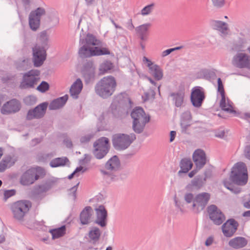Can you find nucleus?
Listing matches in <instances>:
<instances>
[{
    "instance_id": "56",
    "label": "nucleus",
    "mask_w": 250,
    "mask_h": 250,
    "mask_svg": "<svg viewBox=\"0 0 250 250\" xmlns=\"http://www.w3.org/2000/svg\"><path fill=\"white\" fill-rule=\"evenodd\" d=\"M3 154V149L1 147H0V159L2 157Z\"/></svg>"
},
{
    "instance_id": "43",
    "label": "nucleus",
    "mask_w": 250,
    "mask_h": 250,
    "mask_svg": "<svg viewBox=\"0 0 250 250\" xmlns=\"http://www.w3.org/2000/svg\"><path fill=\"white\" fill-rule=\"evenodd\" d=\"M213 5L217 7H222L225 4V0H211Z\"/></svg>"
},
{
    "instance_id": "29",
    "label": "nucleus",
    "mask_w": 250,
    "mask_h": 250,
    "mask_svg": "<svg viewBox=\"0 0 250 250\" xmlns=\"http://www.w3.org/2000/svg\"><path fill=\"white\" fill-rule=\"evenodd\" d=\"M193 164L190 159H183L180 162L181 169L178 173H187L190 170L192 167Z\"/></svg>"
},
{
    "instance_id": "9",
    "label": "nucleus",
    "mask_w": 250,
    "mask_h": 250,
    "mask_svg": "<svg viewBox=\"0 0 250 250\" xmlns=\"http://www.w3.org/2000/svg\"><path fill=\"white\" fill-rule=\"evenodd\" d=\"M31 207V203L27 201H19L15 203L12 206L14 217L18 220L22 219Z\"/></svg>"
},
{
    "instance_id": "5",
    "label": "nucleus",
    "mask_w": 250,
    "mask_h": 250,
    "mask_svg": "<svg viewBox=\"0 0 250 250\" xmlns=\"http://www.w3.org/2000/svg\"><path fill=\"white\" fill-rule=\"evenodd\" d=\"M45 174V170L41 167H32L25 171L21 176L20 183L23 186H29L33 184Z\"/></svg>"
},
{
    "instance_id": "19",
    "label": "nucleus",
    "mask_w": 250,
    "mask_h": 250,
    "mask_svg": "<svg viewBox=\"0 0 250 250\" xmlns=\"http://www.w3.org/2000/svg\"><path fill=\"white\" fill-rule=\"evenodd\" d=\"M47 107V104L42 103L37 106L33 110H29L27 114L26 119L32 120L35 118H40L43 116Z\"/></svg>"
},
{
    "instance_id": "32",
    "label": "nucleus",
    "mask_w": 250,
    "mask_h": 250,
    "mask_svg": "<svg viewBox=\"0 0 250 250\" xmlns=\"http://www.w3.org/2000/svg\"><path fill=\"white\" fill-rule=\"evenodd\" d=\"M113 68V64L111 62L105 61L100 64L99 68V74L100 75H104L108 73Z\"/></svg>"
},
{
    "instance_id": "10",
    "label": "nucleus",
    "mask_w": 250,
    "mask_h": 250,
    "mask_svg": "<svg viewBox=\"0 0 250 250\" xmlns=\"http://www.w3.org/2000/svg\"><path fill=\"white\" fill-rule=\"evenodd\" d=\"M105 169H101V173L110 178L111 180L115 179V175H112L111 173L118 170L120 167V162L117 156L111 158L105 164Z\"/></svg>"
},
{
    "instance_id": "36",
    "label": "nucleus",
    "mask_w": 250,
    "mask_h": 250,
    "mask_svg": "<svg viewBox=\"0 0 250 250\" xmlns=\"http://www.w3.org/2000/svg\"><path fill=\"white\" fill-rule=\"evenodd\" d=\"M213 25L216 29L225 34L228 30L227 24L224 22L216 21L213 22Z\"/></svg>"
},
{
    "instance_id": "23",
    "label": "nucleus",
    "mask_w": 250,
    "mask_h": 250,
    "mask_svg": "<svg viewBox=\"0 0 250 250\" xmlns=\"http://www.w3.org/2000/svg\"><path fill=\"white\" fill-rule=\"evenodd\" d=\"M248 243L247 240L244 237H237L231 239L229 242V245L231 247L238 249L244 247Z\"/></svg>"
},
{
    "instance_id": "38",
    "label": "nucleus",
    "mask_w": 250,
    "mask_h": 250,
    "mask_svg": "<svg viewBox=\"0 0 250 250\" xmlns=\"http://www.w3.org/2000/svg\"><path fill=\"white\" fill-rule=\"evenodd\" d=\"M153 7H154L153 4H149V5H148L145 6L141 10V14L143 16H146V15H147L150 14L153 9Z\"/></svg>"
},
{
    "instance_id": "39",
    "label": "nucleus",
    "mask_w": 250,
    "mask_h": 250,
    "mask_svg": "<svg viewBox=\"0 0 250 250\" xmlns=\"http://www.w3.org/2000/svg\"><path fill=\"white\" fill-rule=\"evenodd\" d=\"M182 48V46H179V47H176L173 48H170V49H167L166 50L163 51L162 52L161 56L163 57H165L168 55L169 54H170L173 51L177 50H179V49H181Z\"/></svg>"
},
{
    "instance_id": "8",
    "label": "nucleus",
    "mask_w": 250,
    "mask_h": 250,
    "mask_svg": "<svg viewBox=\"0 0 250 250\" xmlns=\"http://www.w3.org/2000/svg\"><path fill=\"white\" fill-rule=\"evenodd\" d=\"M40 74L38 70H31L24 74L20 87L24 89L34 88L40 81Z\"/></svg>"
},
{
    "instance_id": "1",
    "label": "nucleus",
    "mask_w": 250,
    "mask_h": 250,
    "mask_svg": "<svg viewBox=\"0 0 250 250\" xmlns=\"http://www.w3.org/2000/svg\"><path fill=\"white\" fill-rule=\"evenodd\" d=\"M82 43L83 45L79 51V55L82 57L109 55L110 53L107 48L100 47L101 42L92 34H88Z\"/></svg>"
},
{
    "instance_id": "31",
    "label": "nucleus",
    "mask_w": 250,
    "mask_h": 250,
    "mask_svg": "<svg viewBox=\"0 0 250 250\" xmlns=\"http://www.w3.org/2000/svg\"><path fill=\"white\" fill-rule=\"evenodd\" d=\"M101 235V231L97 227L92 228L88 233V236L90 239L93 242H97L99 240Z\"/></svg>"
},
{
    "instance_id": "25",
    "label": "nucleus",
    "mask_w": 250,
    "mask_h": 250,
    "mask_svg": "<svg viewBox=\"0 0 250 250\" xmlns=\"http://www.w3.org/2000/svg\"><path fill=\"white\" fill-rule=\"evenodd\" d=\"M92 212V208L90 207H86L83 209L80 215V220L82 224H88L90 222Z\"/></svg>"
},
{
    "instance_id": "11",
    "label": "nucleus",
    "mask_w": 250,
    "mask_h": 250,
    "mask_svg": "<svg viewBox=\"0 0 250 250\" xmlns=\"http://www.w3.org/2000/svg\"><path fill=\"white\" fill-rule=\"evenodd\" d=\"M95 147L94 154L99 159L103 158L107 153L109 144V140L105 137H102L98 139L94 144Z\"/></svg>"
},
{
    "instance_id": "47",
    "label": "nucleus",
    "mask_w": 250,
    "mask_h": 250,
    "mask_svg": "<svg viewBox=\"0 0 250 250\" xmlns=\"http://www.w3.org/2000/svg\"><path fill=\"white\" fill-rule=\"evenodd\" d=\"M245 155L247 158L250 160V146H247L245 150Z\"/></svg>"
},
{
    "instance_id": "13",
    "label": "nucleus",
    "mask_w": 250,
    "mask_h": 250,
    "mask_svg": "<svg viewBox=\"0 0 250 250\" xmlns=\"http://www.w3.org/2000/svg\"><path fill=\"white\" fill-rule=\"evenodd\" d=\"M205 97V93L203 88L200 86H196L192 89L190 100L192 104L195 107H200Z\"/></svg>"
},
{
    "instance_id": "40",
    "label": "nucleus",
    "mask_w": 250,
    "mask_h": 250,
    "mask_svg": "<svg viewBox=\"0 0 250 250\" xmlns=\"http://www.w3.org/2000/svg\"><path fill=\"white\" fill-rule=\"evenodd\" d=\"M218 91L220 93L221 96H225L223 84L220 78L217 80Z\"/></svg>"
},
{
    "instance_id": "53",
    "label": "nucleus",
    "mask_w": 250,
    "mask_h": 250,
    "mask_svg": "<svg viewBox=\"0 0 250 250\" xmlns=\"http://www.w3.org/2000/svg\"><path fill=\"white\" fill-rule=\"evenodd\" d=\"M144 101H146L149 99V95L148 93H145L144 96H142Z\"/></svg>"
},
{
    "instance_id": "28",
    "label": "nucleus",
    "mask_w": 250,
    "mask_h": 250,
    "mask_svg": "<svg viewBox=\"0 0 250 250\" xmlns=\"http://www.w3.org/2000/svg\"><path fill=\"white\" fill-rule=\"evenodd\" d=\"M68 100V96L65 95L51 102L49 105V108L51 110H55L63 106Z\"/></svg>"
},
{
    "instance_id": "2",
    "label": "nucleus",
    "mask_w": 250,
    "mask_h": 250,
    "mask_svg": "<svg viewBox=\"0 0 250 250\" xmlns=\"http://www.w3.org/2000/svg\"><path fill=\"white\" fill-rule=\"evenodd\" d=\"M117 86L115 78L112 76L103 77L97 84L95 87L97 94L103 98L111 96L115 91Z\"/></svg>"
},
{
    "instance_id": "59",
    "label": "nucleus",
    "mask_w": 250,
    "mask_h": 250,
    "mask_svg": "<svg viewBox=\"0 0 250 250\" xmlns=\"http://www.w3.org/2000/svg\"><path fill=\"white\" fill-rule=\"evenodd\" d=\"M29 62V60L27 59L26 60H23L22 62L24 63H28Z\"/></svg>"
},
{
    "instance_id": "41",
    "label": "nucleus",
    "mask_w": 250,
    "mask_h": 250,
    "mask_svg": "<svg viewBox=\"0 0 250 250\" xmlns=\"http://www.w3.org/2000/svg\"><path fill=\"white\" fill-rule=\"evenodd\" d=\"M85 170L83 167H77L75 170L68 176L69 179H71L74 176H78L80 172L83 173Z\"/></svg>"
},
{
    "instance_id": "21",
    "label": "nucleus",
    "mask_w": 250,
    "mask_h": 250,
    "mask_svg": "<svg viewBox=\"0 0 250 250\" xmlns=\"http://www.w3.org/2000/svg\"><path fill=\"white\" fill-rule=\"evenodd\" d=\"M151 26V25L150 23H146L137 27L136 28L137 34L141 40V44L143 48L145 47V46L143 45V42L147 41L148 39L149 30Z\"/></svg>"
},
{
    "instance_id": "3",
    "label": "nucleus",
    "mask_w": 250,
    "mask_h": 250,
    "mask_svg": "<svg viewBox=\"0 0 250 250\" xmlns=\"http://www.w3.org/2000/svg\"><path fill=\"white\" fill-rule=\"evenodd\" d=\"M230 180L239 186H244L247 183L248 169L244 163L240 162L234 164L231 168Z\"/></svg>"
},
{
    "instance_id": "26",
    "label": "nucleus",
    "mask_w": 250,
    "mask_h": 250,
    "mask_svg": "<svg viewBox=\"0 0 250 250\" xmlns=\"http://www.w3.org/2000/svg\"><path fill=\"white\" fill-rule=\"evenodd\" d=\"M220 106L221 109L229 113H235L233 109L232 103L225 96H221V100L220 102Z\"/></svg>"
},
{
    "instance_id": "17",
    "label": "nucleus",
    "mask_w": 250,
    "mask_h": 250,
    "mask_svg": "<svg viewBox=\"0 0 250 250\" xmlns=\"http://www.w3.org/2000/svg\"><path fill=\"white\" fill-rule=\"evenodd\" d=\"M208 213L209 218L216 225H220L225 220L223 214L215 205H211L208 207Z\"/></svg>"
},
{
    "instance_id": "54",
    "label": "nucleus",
    "mask_w": 250,
    "mask_h": 250,
    "mask_svg": "<svg viewBox=\"0 0 250 250\" xmlns=\"http://www.w3.org/2000/svg\"><path fill=\"white\" fill-rule=\"evenodd\" d=\"M197 185V181L196 180H193L191 182V185L192 186H196Z\"/></svg>"
},
{
    "instance_id": "20",
    "label": "nucleus",
    "mask_w": 250,
    "mask_h": 250,
    "mask_svg": "<svg viewBox=\"0 0 250 250\" xmlns=\"http://www.w3.org/2000/svg\"><path fill=\"white\" fill-rule=\"evenodd\" d=\"M96 219L95 223L102 227H104L107 224V212L103 206H100L95 209Z\"/></svg>"
},
{
    "instance_id": "27",
    "label": "nucleus",
    "mask_w": 250,
    "mask_h": 250,
    "mask_svg": "<svg viewBox=\"0 0 250 250\" xmlns=\"http://www.w3.org/2000/svg\"><path fill=\"white\" fill-rule=\"evenodd\" d=\"M82 88L83 83L80 79H78L70 88V92L71 95L74 98H77Z\"/></svg>"
},
{
    "instance_id": "34",
    "label": "nucleus",
    "mask_w": 250,
    "mask_h": 250,
    "mask_svg": "<svg viewBox=\"0 0 250 250\" xmlns=\"http://www.w3.org/2000/svg\"><path fill=\"white\" fill-rule=\"evenodd\" d=\"M65 227L63 226L57 229H51L50 230V232L52 234V238L55 239L63 236L65 233Z\"/></svg>"
},
{
    "instance_id": "50",
    "label": "nucleus",
    "mask_w": 250,
    "mask_h": 250,
    "mask_svg": "<svg viewBox=\"0 0 250 250\" xmlns=\"http://www.w3.org/2000/svg\"><path fill=\"white\" fill-rule=\"evenodd\" d=\"M176 134V132L174 131H171L170 132V142H172L174 140Z\"/></svg>"
},
{
    "instance_id": "22",
    "label": "nucleus",
    "mask_w": 250,
    "mask_h": 250,
    "mask_svg": "<svg viewBox=\"0 0 250 250\" xmlns=\"http://www.w3.org/2000/svg\"><path fill=\"white\" fill-rule=\"evenodd\" d=\"M193 160L197 168L201 169L206 162L205 152L201 149L195 150L193 154Z\"/></svg>"
},
{
    "instance_id": "18",
    "label": "nucleus",
    "mask_w": 250,
    "mask_h": 250,
    "mask_svg": "<svg viewBox=\"0 0 250 250\" xmlns=\"http://www.w3.org/2000/svg\"><path fill=\"white\" fill-rule=\"evenodd\" d=\"M238 226V224L234 219L228 220L222 227L224 235L227 237L232 236L236 231Z\"/></svg>"
},
{
    "instance_id": "44",
    "label": "nucleus",
    "mask_w": 250,
    "mask_h": 250,
    "mask_svg": "<svg viewBox=\"0 0 250 250\" xmlns=\"http://www.w3.org/2000/svg\"><path fill=\"white\" fill-rule=\"evenodd\" d=\"M40 40L41 42H43V43L44 45L47 44V42L48 41V37L46 32H42L41 34Z\"/></svg>"
},
{
    "instance_id": "14",
    "label": "nucleus",
    "mask_w": 250,
    "mask_h": 250,
    "mask_svg": "<svg viewBox=\"0 0 250 250\" xmlns=\"http://www.w3.org/2000/svg\"><path fill=\"white\" fill-rule=\"evenodd\" d=\"M45 10L42 8H38L31 12L29 16V25L33 30H36L40 26L41 17L45 14Z\"/></svg>"
},
{
    "instance_id": "15",
    "label": "nucleus",
    "mask_w": 250,
    "mask_h": 250,
    "mask_svg": "<svg viewBox=\"0 0 250 250\" xmlns=\"http://www.w3.org/2000/svg\"><path fill=\"white\" fill-rule=\"evenodd\" d=\"M233 64L238 68H250V56L245 53H238L233 59Z\"/></svg>"
},
{
    "instance_id": "7",
    "label": "nucleus",
    "mask_w": 250,
    "mask_h": 250,
    "mask_svg": "<svg viewBox=\"0 0 250 250\" xmlns=\"http://www.w3.org/2000/svg\"><path fill=\"white\" fill-rule=\"evenodd\" d=\"M135 139V135L133 134H117L113 137V144L116 148L125 149L128 147Z\"/></svg>"
},
{
    "instance_id": "57",
    "label": "nucleus",
    "mask_w": 250,
    "mask_h": 250,
    "mask_svg": "<svg viewBox=\"0 0 250 250\" xmlns=\"http://www.w3.org/2000/svg\"><path fill=\"white\" fill-rule=\"evenodd\" d=\"M148 79L149 81L150 82V83H151L153 84H155V83L151 78H148Z\"/></svg>"
},
{
    "instance_id": "46",
    "label": "nucleus",
    "mask_w": 250,
    "mask_h": 250,
    "mask_svg": "<svg viewBox=\"0 0 250 250\" xmlns=\"http://www.w3.org/2000/svg\"><path fill=\"white\" fill-rule=\"evenodd\" d=\"M15 194L14 190H6L4 192V195L6 198H9Z\"/></svg>"
},
{
    "instance_id": "35",
    "label": "nucleus",
    "mask_w": 250,
    "mask_h": 250,
    "mask_svg": "<svg viewBox=\"0 0 250 250\" xmlns=\"http://www.w3.org/2000/svg\"><path fill=\"white\" fill-rule=\"evenodd\" d=\"M171 96L173 97V100L175 102V105L177 107H180L184 102V93L172 94Z\"/></svg>"
},
{
    "instance_id": "24",
    "label": "nucleus",
    "mask_w": 250,
    "mask_h": 250,
    "mask_svg": "<svg viewBox=\"0 0 250 250\" xmlns=\"http://www.w3.org/2000/svg\"><path fill=\"white\" fill-rule=\"evenodd\" d=\"M16 161V159L11 156H7L4 157L0 162V172L5 171L7 168L13 166Z\"/></svg>"
},
{
    "instance_id": "45",
    "label": "nucleus",
    "mask_w": 250,
    "mask_h": 250,
    "mask_svg": "<svg viewBox=\"0 0 250 250\" xmlns=\"http://www.w3.org/2000/svg\"><path fill=\"white\" fill-rule=\"evenodd\" d=\"M143 61L147 63V66L148 67L149 71L152 69L153 67H154V66L156 65L153 64V63L151 61H150L146 57L143 58Z\"/></svg>"
},
{
    "instance_id": "55",
    "label": "nucleus",
    "mask_w": 250,
    "mask_h": 250,
    "mask_svg": "<svg viewBox=\"0 0 250 250\" xmlns=\"http://www.w3.org/2000/svg\"><path fill=\"white\" fill-rule=\"evenodd\" d=\"M5 100L4 97L2 96H0V105H1L2 102H3Z\"/></svg>"
},
{
    "instance_id": "16",
    "label": "nucleus",
    "mask_w": 250,
    "mask_h": 250,
    "mask_svg": "<svg viewBox=\"0 0 250 250\" xmlns=\"http://www.w3.org/2000/svg\"><path fill=\"white\" fill-rule=\"evenodd\" d=\"M21 109L20 102L15 99H12L5 103L0 109L2 114H10L18 112Z\"/></svg>"
},
{
    "instance_id": "61",
    "label": "nucleus",
    "mask_w": 250,
    "mask_h": 250,
    "mask_svg": "<svg viewBox=\"0 0 250 250\" xmlns=\"http://www.w3.org/2000/svg\"><path fill=\"white\" fill-rule=\"evenodd\" d=\"M247 50L250 54V46L247 48Z\"/></svg>"
},
{
    "instance_id": "62",
    "label": "nucleus",
    "mask_w": 250,
    "mask_h": 250,
    "mask_svg": "<svg viewBox=\"0 0 250 250\" xmlns=\"http://www.w3.org/2000/svg\"><path fill=\"white\" fill-rule=\"evenodd\" d=\"M28 250H33V249H31V248H29V249H28Z\"/></svg>"
},
{
    "instance_id": "12",
    "label": "nucleus",
    "mask_w": 250,
    "mask_h": 250,
    "mask_svg": "<svg viewBox=\"0 0 250 250\" xmlns=\"http://www.w3.org/2000/svg\"><path fill=\"white\" fill-rule=\"evenodd\" d=\"M46 58V52L44 47L38 44L33 48V62L35 67H40L42 65Z\"/></svg>"
},
{
    "instance_id": "6",
    "label": "nucleus",
    "mask_w": 250,
    "mask_h": 250,
    "mask_svg": "<svg viewBox=\"0 0 250 250\" xmlns=\"http://www.w3.org/2000/svg\"><path fill=\"white\" fill-rule=\"evenodd\" d=\"M131 115L133 119L134 130L137 133L141 132L146 124L149 121V117L146 114L143 108L140 107L134 109Z\"/></svg>"
},
{
    "instance_id": "58",
    "label": "nucleus",
    "mask_w": 250,
    "mask_h": 250,
    "mask_svg": "<svg viewBox=\"0 0 250 250\" xmlns=\"http://www.w3.org/2000/svg\"><path fill=\"white\" fill-rule=\"evenodd\" d=\"M94 0H85L87 3H90L92 2Z\"/></svg>"
},
{
    "instance_id": "48",
    "label": "nucleus",
    "mask_w": 250,
    "mask_h": 250,
    "mask_svg": "<svg viewBox=\"0 0 250 250\" xmlns=\"http://www.w3.org/2000/svg\"><path fill=\"white\" fill-rule=\"evenodd\" d=\"M200 169H199L198 168H196V169L192 170L191 172H190L189 173H188V176L190 177V178H192L193 177L196 173L197 172H198V171Z\"/></svg>"
},
{
    "instance_id": "37",
    "label": "nucleus",
    "mask_w": 250,
    "mask_h": 250,
    "mask_svg": "<svg viewBox=\"0 0 250 250\" xmlns=\"http://www.w3.org/2000/svg\"><path fill=\"white\" fill-rule=\"evenodd\" d=\"M49 84L44 81L42 82L37 87V89L42 93L45 92L49 89Z\"/></svg>"
},
{
    "instance_id": "4",
    "label": "nucleus",
    "mask_w": 250,
    "mask_h": 250,
    "mask_svg": "<svg viewBox=\"0 0 250 250\" xmlns=\"http://www.w3.org/2000/svg\"><path fill=\"white\" fill-rule=\"evenodd\" d=\"M209 198L210 195L206 192L198 194L195 198L191 193H187L185 196V199L187 203L192 202V209L196 213L204 208Z\"/></svg>"
},
{
    "instance_id": "42",
    "label": "nucleus",
    "mask_w": 250,
    "mask_h": 250,
    "mask_svg": "<svg viewBox=\"0 0 250 250\" xmlns=\"http://www.w3.org/2000/svg\"><path fill=\"white\" fill-rule=\"evenodd\" d=\"M224 184L226 188H227L228 189L232 191V192H233L235 193H238L240 192V189L236 188V189H234L233 188H231V187L230 186L231 184L229 183V181H228L227 180H224Z\"/></svg>"
},
{
    "instance_id": "52",
    "label": "nucleus",
    "mask_w": 250,
    "mask_h": 250,
    "mask_svg": "<svg viewBox=\"0 0 250 250\" xmlns=\"http://www.w3.org/2000/svg\"><path fill=\"white\" fill-rule=\"evenodd\" d=\"M243 216L246 217H250V210L248 211H245L243 213Z\"/></svg>"
},
{
    "instance_id": "30",
    "label": "nucleus",
    "mask_w": 250,
    "mask_h": 250,
    "mask_svg": "<svg viewBox=\"0 0 250 250\" xmlns=\"http://www.w3.org/2000/svg\"><path fill=\"white\" fill-rule=\"evenodd\" d=\"M69 162L66 157H60L52 160L50 162V166L52 167H56L64 166Z\"/></svg>"
},
{
    "instance_id": "51",
    "label": "nucleus",
    "mask_w": 250,
    "mask_h": 250,
    "mask_svg": "<svg viewBox=\"0 0 250 250\" xmlns=\"http://www.w3.org/2000/svg\"><path fill=\"white\" fill-rule=\"evenodd\" d=\"M212 242H213V239L211 237H209V238H208L207 239V240L206 241V243H205L206 245L209 246L212 243Z\"/></svg>"
},
{
    "instance_id": "49",
    "label": "nucleus",
    "mask_w": 250,
    "mask_h": 250,
    "mask_svg": "<svg viewBox=\"0 0 250 250\" xmlns=\"http://www.w3.org/2000/svg\"><path fill=\"white\" fill-rule=\"evenodd\" d=\"M76 190H77V187H74L73 188H72L71 189H70V191H71V194H72V196L74 198H75V196H76Z\"/></svg>"
},
{
    "instance_id": "33",
    "label": "nucleus",
    "mask_w": 250,
    "mask_h": 250,
    "mask_svg": "<svg viewBox=\"0 0 250 250\" xmlns=\"http://www.w3.org/2000/svg\"><path fill=\"white\" fill-rule=\"evenodd\" d=\"M149 73L157 80L162 79L163 77V70L158 65L154 66L149 71Z\"/></svg>"
},
{
    "instance_id": "60",
    "label": "nucleus",
    "mask_w": 250,
    "mask_h": 250,
    "mask_svg": "<svg viewBox=\"0 0 250 250\" xmlns=\"http://www.w3.org/2000/svg\"><path fill=\"white\" fill-rule=\"evenodd\" d=\"M105 250H112V248L110 246L108 247Z\"/></svg>"
}]
</instances>
